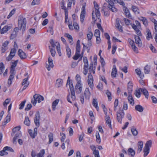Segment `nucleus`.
<instances>
[{"label":"nucleus","mask_w":157,"mask_h":157,"mask_svg":"<svg viewBox=\"0 0 157 157\" xmlns=\"http://www.w3.org/2000/svg\"><path fill=\"white\" fill-rule=\"evenodd\" d=\"M135 109L136 110L140 112H142L144 109V108L141 105H137L135 107Z\"/></svg>","instance_id":"26"},{"label":"nucleus","mask_w":157,"mask_h":157,"mask_svg":"<svg viewBox=\"0 0 157 157\" xmlns=\"http://www.w3.org/2000/svg\"><path fill=\"white\" fill-rule=\"evenodd\" d=\"M75 89L76 93L78 94H80L82 90V86L81 83H77Z\"/></svg>","instance_id":"7"},{"label":"nucleus","mask_w":157,"mask_h":157,"mask_svg":"<svg viewBox=\"0 0 157 157\" xmlns=\"http://www.w3.org/2000/svg\"><path fill=\"white\" fill-rule=\"evenodd\" d=\"M16 52V49L15 48L12 49L11 50L9 55H10V56H12L13 57L15 55Z\"/></svg>","instance_id":"41"},{"label":"nucleus","mask_w":157,"mask_h":157,"mask_svg":"<svg viewBox=\"0 0 157 157\" xmlns=\"http://www.w3.org/2000/svg\"><path fill=\"white\" fill-rule=\"evenodd\" d=\"M117 73V70L116 69V67L115 65H114L113 66V68L111 73L112 77L113 78H115L116 77Z\"/></svg>","instance_id":"18"},{"label":"nucleus","mask_w":157,"mask_h":157,"mask_svg":"<svg viewBox=\"0 0 157 157\" xmlns=\"http://www.w3.org/2000/svg\"><path fill=\"white\" fill-rule=\"evenodd\" d=\"M5 150H6V151H10V152H14V150L10 147L6 146L5 147Z\"/></svg>","instance_id":"63"},{"label":"nucleus","mask_w":157,"mask_h":157,"mask_svg":"<svg viewBox=\"0 0 157 157\" xmlns=\"http://www.w3.org/2000/svg\"><path fill=\"white\" fill-rule=\"evenodd\" d=\"M10 75L9 77H11V76L12 78H14V75L15 74V69L10 68Z\"/></svg>","instance_id":"43"},{"label":"nucleus","mask_w":157,"mask_h":157,"mask_svg":"<svg viewBox=\"0 0 157 157\" xmlns=\"http://www.w3.org/2000/svg\"><path fill=\"white\" fill-rule=\"evenodd\" d=\"M69 88L71 91V94L69 93L67 96V101L71 103L72 102L70 100V98H71L73 101L75 100L76 99V97L75 94V92L72 83L69 85Z\"/></svg>","instance_id":"2"},{"label":"nucleus","mask_w":157,"mask_h":157,"mask_svg":"<svg viewBox=\"0 0 157 157\" xmlns=\"http://www.w3.org/2000/svg\"><path fill=\"white\" fill-rule=\"evenodd\" d=\"M76 80L77 81V83H81V77L80 76L77 74L76 76Z\"/></svg>","instance_id":"59"},{"label":"nucleus","mask_w":157,"mask_h":157,"mask_svg":"<svg viewBox=\"0 0 157 157\" xmlns=\"http://www.w3.org/2000/svg\"><path fill=\"white\" fill-rule=\"evenodd\" d=\"M40 0H33L31 3L32 5H38L40 3Z\"/></svg>","instance_id":"55"},{"label":"nucleus","mask_w":157,"mask_h":157,"mask_svg":"<svg viewBox=\"0 0 157 157\" xmlns=\"http://www.w3.org/2000/svg\"><path fill=\"white\" fill-rule=\"evenodd\" d=\"M105 123L106 124L108 125L109 128L112 129V125L111 124V121L110 117L108 116H106L105 118Z\"/></svg>","instance_id":"14"},{"label":"nucleus","mask_w":157,"mask_h":157,"mask_svg":"<svg viewBox=\"0 0 157 157\" xmlns=\"http://www.w3.org/2000/svg\"><path fill=\"white\" fill-rule=\"evenodd\" d=\"M73 25L74 29L77 30H78L79 28L78 24L75 21H73Z\"/></svg>","instance_id":"52"},{"label":"nucleus","mask_w":157,"mask_h":157,"mask_svg":"<svg viewBox=\"0 0 157 157\" xmlns=\"http://www.w3.org/2000/svg\"><path fill=\"white\" fill-rule=\"evenodd\" d=\"M52 61L53 60L52 59H51L50 57L48 58V64H46V67L48 71L50 70L51 68H53L54 66Z\"/></svg>","instance_id":"6"},{"label":"nucleus","mask_w":157,"mask_h":157,"mask_svg":"<svg viewBox=\"0 0 157 157\" xmlns=\"http://www.w3.org/2000/svg\"><path fill=\"white\" fill-rule=\"evenodd\" d=\"M33 98L38 103H40L41 101H43L44 99V97L38 94L34 95L33 96Z\"/></svg>","instance_id":"10"},{"label":"nucleus","mask_w":157,"mask_h":157,"mask_svg":"<svg viewBox=\"0 0 157 157\" xmlns=\"http://www.w3.org/2000/svg\"><path fill=\"white\" fill-rule=\"evenodd\" d=\"M6 151V150H5L4 147L2 150L0 151V155L2 156L4 155L8 154V152Z\"/></svg>","instance_id":"48"},{"label":"nucleus","mask_w":157,"mask_h":157,"mask_svg":"<svg viewBox=\"0 0 157 157\" xmlns=\"http://www.w3.org/2000/svg\"><path fill=\"white\" fill-rule=\"evenodd\" d=\"M132 10L136 14H139L140 13L139 9L136 6H132Z\"/></svg>","instance_id":"20"},{"label":"nucleus","mask_w":157,"mask_h":157,"mask_svg":"<svg viewBox=\"0 0 157 157\" xmlns=\"http://www.w3.org/2000/svg\"><path fill=\"white\" fill-rule=\"evenodd\" d=\"M32 105L31 104H28L25 108V110L28 111L32 107Z\"/></svg>","instance_id":"64"},{"label":"nucleus","mask_w":157,"mask_h":157,"mask_svg":"<svg viewBox=\"0 0 157 157\" xmlns=\"http://www.w3.org/2000/svg\"><path fill=\"white\" fill-rule=\"evenodd\" d=\"M26 102V101L25 100L24 101H22L21 103L20 104V107L19 108V109H20L21 110L23 108Z\"/></svg>","instance_id":"46"},{"label":"nucleus","mask_w":157,"mask_h":157,"mask_svg":"<svg viewBox=\"0 0 157 157\" xmlns=\"http://www.w3.org/2000/svg\"><path fill=\"white\" fill-rule=\"evenodd\" d=\"M81 55L79 53H75L74 56L73 57V59L75 60H77L80 57Z\"/></svg>","instance_id":"44"},{"label":"nucleus","mask_w":157,"mask_h":157,"mask_svg":"<svg viewBox=\"0 0 157 157\" xmlns=\"http://www.w3.org/2000/svg\"><path fill=\"white\" fill-rule=\"evenodd\" d=\"M10 101V100L9 99H6L3 103V105L5 107H6L7 105L9 104Z\"/></svg>","instance_id":"53"},{"label":"nucleus","mask_w":157,"mask_h":157,"mask_svg":"<svg viewBox=\"0 0 157 157\" xmlns=\"http://www.w3.org/2000/svg\"><path fill=\"white\" fill-rule=\"evenodd\" d=\"M93 33L91 32H90L89 33L87 34V36L88 40H91L93 36Z\"/></svg>","instance_id":"57"},{"label":"nucleus","mask_w":157,"mask_h":157,"mask_svg":"<svg viewBox=\"0 0 157 157\" xmlns=\"http://www.w3.org/2000/svg\"><path fill=\"white\" fill-rule=\"evenodd\" d=\"M56 86L59 87L62 85L63 80L61 79H58L56 80Z\"/></svg>","instance_id":"24"},{"label":"nucleus","mask_w":157,"mask_h":157,"mask_svg":"<svg viewBox=\"0 0 157 157\" xmlns=\"http://www.w3.org/2000/svg\"><path fill=\"white\" fill-rule=\"evenodd\" d=\"M18 60H16L13 62H12V64L11 66V68L15 69V67L17 65V63L18 62Z\"/></svg>","instance_id":"47"},{"label":"nucleus","mask_w":157,"mask_h":157,"mask_svg":"<svg viewBox=\"0 0 157 157\" xmlns=\"http://www.w3.org/2000/svg\"><path fill=\"white\" fill-rule=\"evenodd\" d=\"M132 87L133 85L132 83L131 82H129L128 83V93L129 94H131L132 91Z\"/></svg>","instance_id":"19"},{"label":"nucleus","mask_w":157,"mask_h":157,"mask_svg":"<svg viewBox=\"0 0 157 157\" xmlns=\"http://www.w3.org/2000/svg\"><path fill=\"white\" fill-rule=\"evenodd\" d=\"M93 154L94 155L95 157H100L99 151L98 150H94L93 152Z\"/></svg>","instance_id":"61"},{"label":"nucleus","mask_w":157,"mask_h":157,"mask_svg":"<svg viewBox=\"0 0 157 157\" xmlns=\"http://www.w3.org/2000/svg\"><path fill=\"white\" fill-rule=\"evenodd\" d=\"M15 9H13V10H12L10 12V13L9 14V15H8L7 17V18L9 19L10 18L13 14H14L15 13Z\"/></svg>","instance_id":"56"},{"label":"nucleus","mask_w":157,"mask_h":157,"mask_svg":"<svg viewBox=\"0 0 157 157\" xmlns=\"http://www.w3.org/2000/svg\"><path fill=\"white\" fill-rule=\"evenodd\" d=\"M147 33V40H149V38L150 37H151V33L150 31V30L149 29H147V30L146 31Z\"/></svg>","instance_id":"54"},{"label":"nucleus","mask_w":157,"mask_h":157,"mask_svg":"<svg viewBox=\"0 0 157 157\" xmlns=\"http://www.w3.org/2000/svg\"><path fill=\"white\" fill-rule=\"evenodd\" d=\"M28 77H26V78L23 79L22 82L21 84L23 86L24 85H29V82L28 81Z\"/></svg>","instance_id":"35"},{"label":"nucleus","mask_w":157,"mask_h":157,"mask_svg":"<svg viewBox=\"0 0 157 157\" xmlns=\"http://www.w3.org/2000/svg\"><path fill=\"white\" fill-rule=\"evenodd\" d=\"M124 8V11L126 17L128 18L131 17V15L129 13V10L126 6Z\"/></svg>","instance_id":"21"},{"label":"nucleus","mask_w":157,"mask_h":157,"mask_svg":"<svg viewBox=\"0 0 157 157\" xmlns=\"http://www.w3.org/2000/svg\"><path fill=\"white\" fill-rule=\"evenodd\" d=\"M128 100L130 103L131 105H133L134 104V100L131 94H129V96H128Z\"/></svg>","instance_id":"32"},{"label":"nucleus","mask_w":157,"mask_h":157,"mask_svg":"<svg viewBox=\"0 0 157 157\" xmlns=\"http://www.w3.org/2000/svg\"><path fill=\"white\" fill-rule=\"evenodd\" d=\"M48 136L49 139L48 144H50L53 141V134L52 133H50Z\"/></svg>","instance_id":"31"},{"label":"nucleus","mask_w":157,"mask_h":157,"mask_svg":"<svg viewBox=\"0 0 157 157\" xmlns=\"http://www.w3.org/2000/svg\"><path fill=\"white\" fill-rule=\"evenodd\" d=\"M9 43V42L8 41H5L3 43L1 49L2 53L5 52L7 50L8 48L7 45Z\"/></svg>","instance_id":"9"},{"label":"nucleus","mask_w":157,"mask_h":157,"mask_svg":"<svg viewBox=\"0 0 157 157\" xmlns=\"http://www.w3.org/2000/svg\"><path fill=\"white\" fill-rule=\"evenodd\" d=\"M135 41L136 44L138 45V46L141 47L142 45L141 41L140 38L136 35L135 36Z\"/></svg>","instance_id":"17"},{"label":"nucleus","mask_w":157,"mask_h":157,"mask_svg":"<svg viewBox=\"0 0 157 157\" xmlns=\"http://www.w3.org/2000/svg\"><path fill=\"white\" fill-rule=\"evenodd\" d=\"M59 100L58 99H57L55 100L52 103V110L54 111L56 109V107L57 105Z\"/></svg>","instance_id":"23"},{"label":"nucleus","mask_w":157,"mask_h":157,"mask_svg":"<svg viewBox=\"0 0 157 157\" xmlns=\"http://www.w3.org/2000/svg\"><path fill=\"white\" fill-rule=\"evenodd\" d=\"M114 3L113 2H110L109 3L108 8L112 11L116 12H117V9L114 7Z\"/></svg>","instance_id":"8"},{"label":"nucleus","mask_w":157,"mask_h":157,"mask_svg":"<svg viewBox=\"0 0 157 157\" xmlns=\"http://www.w3.org/2000/svg\"><path fill=\"white\" fill-rule=\"evenodd\" d=\"M151 140H149L146 142L144 148H150V147L151 146Z\"/></svg>","instance_id":"33"},{"label":"nucleus","mask_w":157,"mask_h":157,"mask_svg":"<svg viewBox=\"0 0 157 157\" xmlns=\"http://www.w3.org/2000/svg\"><path fill=\"white\" fill-rule=\"evenodd\" d=\"M137 152L140 153L143 147V143L142 141H140L138 143Z\"/></svg>","instance_id":"22"},{"label":"nucleus","mask_w":157,"mask_h":157,"mask_svg":"<svg viewBox=\"0 0 157 157\" xmlns=\"http://www.w3.org/2000/svg\"><path fill=\"white\" fill-rule=\"evenodd\" d=\"M40 115L39 111H37L35 115L34 121L36 125L38 127L40 126Z\"/></svg>","instance_id":"5"},{"label":"nucleus","mask_w":157,"mask_h":157,"mask_svg":"<svg viewBox=\"0 0 157 157\" xmlns=\"http://www.w3.org/2000/svg\"><path fill=\"white\" fill-rule=\"evenodd\" d=\"M150 148H144V157H146L149 154V152Z\"/></svg>","instance_id":"36"},{"label":"nucleus","mask_w":157,"mask_h":157,"mask_svg":"<svg viewBox=\"0 0 157 157\" xmlns=\"http://www.w3.org/2000/svg\"><path fill=\"white\" fill-rule=\"evenodd\" d=\"M140 90L145 96V98L148 99V92L147 90L145 88H140Z\"/></svg>","instance_id":"15"},{"label":"nucleus","mask_w":157,"mask_h":157,"mask_svg":"<svg viewBox=\"0 0 157 157\" xmlns=\"http://www.w3.org/2000/svg\"><path fill=\"white\" fill-rule=\"evenodd\" d=\"M14 78L12 77V76L9 77L8 80V84L9 86H10L12 84V81Z\"/></svg>","instance_id":"62"},{"label":"nucleus","mask_w":157,"mask_h":157,"mask_svg":"<svg viewBox=\"0 0 157 157\" xmlns=\"http://www.w3.org/2000/svg\"><path fill=\"white\" fill-rule=\"evenodd\" d=\"M92 104L96 108L97 111H98L99 107L98 106V103L97 100L96 99H94L93 100Z\"/></svg>","instance_id":"28"},{"label":"nucleus","mask_w":157,"mask_h":157,"mask_svg":"<svg viewBox=\"0 0 157 157\" xmlns=\"http://www.w3.org/2000/svg\"><path fill=\"white\" fill-rule=\"evenodd\" d=\"M140 88L138 90H136L134 93L135 95L138 98H139L140 97Z\"/></svg>","instance_id":"38"},{"label":"nucleus","mask_w":157,"mask_h":157,"mask_svg":"<svg viewBox=\"0 0 157 157\" xmlns=\"http://www.w3.org/2000/svg\"><path fill=\"white\" fill-rule=\"evenodd\" d=\"M10 121V115L8 114L6 117L5 121L2 123L3 125H5Z\"/></svg>","instance_id":"30"},{"label":"nucleus","mask_w":157,"mask_h":157,"mask_svg":"<svg viewBox=\"0 0 157 157\" xmlns=\"http://www.w3.org/2000/svg\"><path fill=\"white\" fill-rule=\"evenodd\" d=\"M85 98L86 99H89L90 95V93L88 88H86L84 92Z\"/></svg>","instance_id":"16"},{"label":"nucleus","mask_w":157,"mask_h":157,"mask_svg":"<svg viewBox=\"0 0 157 157\" xmlns=\"http://www.w3.org/2000/svg\"><path fill=\"white\" fill-rule=\"evenodd\" d=\"M24 123L27 126H29L30 125V121L28 117H25V120L24 121Z\"/></svg>","instance_id":"42"},{"label":"nucleus","mask_w":157,"mask_h":157,"mask_svg":"<svg viewBox=\"0 0 157 157\" xmlns=\"http://www.w3.org/2000/svg\"><path fill=\"white\" fill-rule=\"evenodd\" d=\"M11 28V26H10L8 25H6L1 30V34H4L6 33L8 31L10 30Z\"/></svg>","instance_id":"12"},{"label":"nucleus","mask_w":157,"mask_h":157,"mask_svg":"<svg viewBox=\"0 0 157 157\" xmlns=\"http://www.w3.org/2000/svg\"><path fill=\"white\" fill-rule=\"evenodd\" d=\"M124 113L123 110L117 112V118L118 122L120 124L122 123V119L124 117Z\"/></svg>","instance_id":"4"},{"label":"nucleus","mask_w":157,"mask_h":157,"mask_svg":"<svg viewBox=\"0 0 157 157\" xmlns=\"http://www.w3.org/2000/svg\"><path fill=\"white\" fill-rule=\"evenodd\" d=\"M128 152L129 153V155H130L131 157H134L135 154V151L133 150L132 148H129L128 150Z\"/></svg>","instance_id":"25"},{"label":"nucleus","mask_w":157,"mask_h":157,"mask_svg":"<svg viewBox=\"0 0 157 157\" xmlns=\"http://www.w3.org/2000/svg\"><path fill=\"white\" fill-rule=\"evenodd\" d=\"M94 5L95 9V11H93L92 13V18L93 20H94V21H96V19L94 17V13L96 15V17L98 19V22H101V19L100 18V13L99 11V6L96 2H94Z\"/></svg>","instance_id":"1"},{"label":"nucleus","mask_w":157,"mask_h":157,"mask_svg":"<svg viewBox=\"0 0 157 157\" xmlns=\"http://www.w3.org/2000/svg\"><path fill=\"white\" fill-rule=\"evenodd\" d=\"M96 137L97 142L98 143V144H100L101 142V140L99 133L98 132H97L96 133Z\"/></svg>","instance_id":"34"},{"label":"nucleus","mask_w":157,"mask_h":157,"mask_svg":"<svg viewBox=\"0 0 157 157\" xmlns=\"http://www.w3.org/2000/svg\"><path fill=\"white\" fill-rule=\"evenodd\" d=\"M21 128V127L20 126H17L14 128L13 129V133L16 132H17Z\"/></svg>","instance_id":"58"},{"label":"nucleus","mask_w":157,"mask_h":157,"mask_svg":"<svg viewBox=\"0 0 157 157\" xmlns=\"http://www.w3.org/2000/svg\"><path fill=\"white\" fill-rule=\"evenodd\" d=\"M100 31L98 29L95 30L94 35L96 37H100Z\"/></svg>","instance_id":"49"},{"label":"nucleus","mask_w":157,"mask_h":157,"mask_svg":"<svg viewBox=\"0 0 157 157\" xmlns=\"http://www.w3.org/2000/svg\"><path fill=\"white\" fill-rule=\"evenodd\" d=\"M45 153V151L44 149L41 150L40 152L37 155V157H43Z\"/></svg>","instance_id":"40"},{"label":"nucleus","mask_w":157,"mask_h":157,"mask_svg":"<svg viewBox=\"0 0 157 157\" xmlns=\"http://www.w3.org/2000/svg\"><path fill=\"white\" fill-rule=\"evenodd\" d=\"M106 94L108 98V100L109 101H111L112 98L111 96V94L110 92H109V90H107Z\"/></svg>","instance_id":"50"},{"label":"nucleus","mask_w":157,"mask_h":157,"mask_svg":"<svg viewBox=\"0 0 157 157\" xmlns=\"http://www.w3.org/2000/svg\"><path fill=\"white\" fill-rule=\"evenodd\" d=\"M26 21V19L23 17H21L18 21V25L19 28L21 30L22 29L23 31L25 30Z\"/></svg>","instance_id":"3"},{"label":"nucleus","mask_w":157,"mask_h":157,"mask_svg":"<svg viewBox=\"0 0 157 157\" xmlns=\"http://www.w3.org/2000/svg\"><path fill=\"white\" fill-rule=\"evenodd\" d=\"M49 49H50V52H51L52 56L54 57L55 56L56 54V52L55 49H53V48H50V47Z\"/></svg>","instance_id":"60"},{"label":"nucleus","mask_w":157,"mask_h":157,"mask_svg":"<svg viewBox=\"0 0 157 157\" xmlns=\"http://www.w3.org/2000/svg\"><path fill=\"white\" fill-rule=\"evenodd\" d=\"M18 55L21 59H25L26 57V55L25 53L23 52L21 49H19L18 51Z\"/></svg>","instance_id":"11"},{"label":"nucleus","mask_w":157,"mask_h":157,"mask_svg":"<svg viewBox=\"0 0 157 157\" xmlns=\"http://www.w3.org/2000/svg\"><path fill=\"white\" fill-rule=\"evenodd\" d=\"M115 25L116 27L119 30V31L121 32H122L123 31L122 27L120 25L119 19H117Z\"/></svg>","instance_id":"13"},{"label":"nucleus","mask_w":157,"mask_h":157,"mask_svg":"<svg viewBox=\"0 0 157 157\" xmlns=\"http://www.w3.org/2000/svg\"><path fill=\"white\" fill-rule=\"evenodd\" d=\"M4 70V66L3 63H0V75L2 74V71Z\"/></svg>","instance_id":"51"},{"label":"nucleus","mask_w":157,"mask_h":157,"mask_svg":"<svg viewBox=\"0 0 157 157\" xmlns=\"http://www.w3.org/2000/svg\"><path fill=\"white\" fill-rule=\"evenodd\" d=\"M66 50L67 52V54L68 56V57L70 58L71 57V51L70 48L68 47H66Z\"/></svg>","instance_id":"37"},{"label":"nucleus","mask_w":157,"mask_h":157,"mask_svg":"<svg viewBox=\"0 0 157 157\" xmlns=\"http://www.w3.org/2000/svg\"><path fill=\"white\" fill-rule=\"evenodd\" d=\"M144 70L145 74H148L150 70V66L148 65H147L144 67Z\"/></svg>","instance_id":"29"},{"label":"nucleus","mask_w":157,"mask_h":157,"mask_svg":"<svg viewBox=\"0 0 157 157\" xmlns=\"http://www.w3.org/2000/svg\"><path fill=\"white\" fill-rule=\"evenodd\" d=\"M131 131L133 135L134 136H136L138 134V131L136 128L134 126L132 127L131 128Z\"/></svg>","instance_id":"27"},{"label":"nucleus","mask_w":157,"mask_h":157,"mask_svg":"<svg viewBox=\"0 0 157 157\" xmlns=\"http://www.w3.org/2000/svg\"><path fill=\"white\" fill-rule=\"evenodd\" d=\"M28 132L30 135V136L32 138H34L35 136H36V135H35V134H34V133L33 132V131L29 129L28 131Z\"/></svg>","instance_id":"45"},{"label":"nucleus","mask_w":157,"mask_h":157,"mask_svg":"<svg viewBox=\"0 0 157 157\" xmlns=\"http://www.w3.org/2000/svg\"><path fill=\"white\" fill-rule=\"evenodd\" d=\"M93 80H87V82L89 86L91 89H93L94 87Z\"/></svg>","instance_id":"39"}]
</instances>
